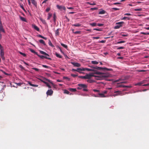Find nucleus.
<instances>
[{
	"label": "nucleus",
	"instance_id": "nucleus-1",
	"mask_svg": "<svg viewBox=\"0 0 149 149\" xmlns=\"http://www.w3.org/2000/svg\"><path fill=\"white\" fill-rule=\"evenodd\" d=\"M96 74L99 75L98 76L94 75L93 73L86 74V79H90L92 77H94L96 78V79L98 80L102 79L104 78H107L109 76L108 74L104 73H101L99 72H97Z\"/></svg>",
	"mask_w": 149,
	"mask_h": 149
},
{
	"label": "nucleus",
	"instance_id": "nucleus-2",
	"mask_svg": "<svg viewBox=\"0 0 149 149\" xmlns=\"http://www.w3.org/2000/svg\"><path fill=\"white\" fill-rule=\"evenodd\" d=\"M78 85L79 87L77 88V89L79 90H81L83 89V91H87L88 90L87 89V86L85 84H79Z\"/></svg>",
	"mask_w": 149,
	"mask_h": 149
},
{
	"label": "nucleus",
	"instance_id": "nucleus-3",
	"mask_svg": "<svg viewBox=\"0 0 149 149\" xmlns=\"http://www.w3.org/2000/svg\"><path fill=\"white\" fill-rule=\"evenodd\" d=\"M124 22H117L116 24L117 25L115 26L114 28L115 29H118L122 26V25L123 24Z\"/></svg>",
	"mask_w": 149,
	"mask_h": 149
},
{
	"label": "nucleus",
	"instance_id": "nucleus-4",
	"mask_svg": "<svg viewBox=\"0 0 149 149\" xmlns=\"http://www.w3.org/2000/svg\"><path fill=\"white\" fill-rule=\"evenodd\" d=\"M95 69H96L99 70H110L111 69H109L107 68H102L100 67L97 66H96L95 67Z\"/></svg>",
	"mask_w": 149,
	"mask_h": 149
},
{
	"label": "nucleus",
	"instance_id": "nucleus-5",
	"mask_svg": "<svg viewBox=\"0 0 149 149\" xmlns=\"http://www.w3.org/2000/svg\"><path fill=\"white\" fill-rule=\"evenodd\" d=\"M118 87H126V88H131L132 86L131 85L130 86H125L122 84H120V83L118 86Z\"/></svg>",
	"mask_w": 149,
	"mask_h": 149
},
{
	"label": "nucleus",
	"instance_id": "nucleus-6",
	"mask_svg": "<svg viewBox=\"0 0 149 149\" xmlns=\"http://www.w3.org/2000/svg\"><path fill=\"white\" fill-rule=\"evenodd\" d=\"M114 93L115 94L113 95V96L115 97L118 95H122V92L120 91H115Z\"/></svg>",
	"mask_w": 149,
	"mask_h": 149
},
{
	"label": "nucleus",
	"instance_id": "nucleus-7",
	"mask_svg": "<svg viewBox=\"0 0 149 149\" xmlns=\"http://www.w3.org/2000/svg\"><path fill=\"white\" fill-rule=\"evenodd\" d=\"M44 80L47 81L48 82H50L52 84V85L53 87L54 88H56V87L57 86V85H56L55 84H54V83H53L50 80H49L48 79H46L45 78H44Z\"/></svg>",
	"mask_w": 149,
	"mask_h": 149
},
{
	"label": "nucleus",
	"instance_id": "nucleus-8",
	"mask_svg": "<svg viewBox=\"0 0 149 149\" xmlns=\"http://www.w3.org/2000/svg\"><path fill=\"white\" fill-rule=\"evenodd\" d=\"M53 93V91L52 89H49L47 90L46 92L47 95H52Z\"/></svg>",
	"mask_w": 149,
	"mask_h": 149
},
{
	"label": "nucleus",
	"instance_id": "nucleus-9",
	"mask_svg": "<svg viewBox=\"0 0 149 149\" xmlns=\"http://www.w3.org/2000/svg\"><path fill=\"white\" fill-rule=\"evenodd\" d=\"M98 95L95 96V97H106V96L104 95L103 93L101 92L100 93V92L98 93Z\"/></svg>",
	"mask_w": 149,
	"mask_h": 149
},
{
	"label": "nucleus",
	"instance_id": "nucleus-10",
	"mask_svg": "<svg viewBox=\"0 0 149 149\" xmlns=\"http://www.w3.org/2000/svg\"><path fill=\"white\" fill-rule=\"evenodd\" d=\"M56 7L58 9L61 10H66V8L65 6H59L58 5H56Z\"/></svg>",
	"mask_w": 149,
	"mask_h": 149
},
{
	"label": "nucleus",
	"instance_id": "nucleus-11",
	"mask_svg": "<svg viewBox=\"0 0 149 149\" xmlns=\"http://www.w3.org/2000/svg\"><path fill=\"white\" fill-rule=\"evenodd\" d=\"M0 31H2V32L5 33V31L3 28L1 20L0 19Z\"/></svg>",
	"mask_w": 149,
	"mask_h": 149
},
{
	"label": "nucleus",
	"instance_id": "nucleus-12",
	"mask_svg": "<svg viewBox=\"0 0 149 149\" xmlns=\"http://www.w3.org/2000/svg\"><path fill=\"white\" fill-rule=\"evenodd\" d=\"M116 82H120V84L127 83V82L126 81L123 80V79H120L118 80H116Z\"/></svg>",
	"mask_w": 149,
	"mask_h": 149
},
{
	"label": "nucleus",
	"instance_id": "nucleus-13",
	"mask_svg": "<svg viewBox=\"0 0 149 149\" xmlns=\"http://www.w3.org/2000/svg\"><path fill=\"white\" fill-rule=\"evenodd\" d=\"M71 63L74 67H79L81 66V64L78 63L72 62Z\"/></svg>",
	"mask_w": 149,
	"mask_h": 149
},
{
	"label": "nucleus",
	"instance_id": "nucleus-14",
	"mask_svg": "<svg viewBox=\"0 0 149 149\" xmlns=\"http://www.w3.org/2000/svg\"><path fill=\"white\" fill-rule=\"evenodd\" d=\"M37 55L39 57H40L41 58L43 59L44 58H45L46 59H49V60H51V59L50 58H48L47 56H44L43 55H40L38 54H37Z\"/></svg>",
	"mask_w": 149,
	"mask_h": 149
},
{
	"label": "nucleus",
	"instance_id": "nucleus-15",
	"mask_svg": "<svg viewBox=\"0 0 149 149\" xmlns=\"http://www.w3.org/2000/svg\"><path fill=\"white\" fill-rule=\"evenodd\" d=\"M32 27L36 30L38 31H39V28L37 26L35 25H32Z\"/></svg>",
	"mask_w": 149,
	"mask_h": 149
},
{
	"label": "nucleus",
	"instance_id": "nucleus-16",
	"mask_svg": "<svg viewBox=\"0 0 149 149\" xmlns=\"http://www.w3.org/2000/svg\"><path fill=\"white\" fill-rule=\"evenodd\" d=\"M76 71H77L79 72H81L82 71H85V68H78L76 69Z\"/></svg>",
	"mask_w": 149,
	"mask_h": 149
},
{
	"label": "nucleus",
	"instance_id": "nucleus-17",
	"mask_svg": "<svg viewBox=\"0 0 149 149\" xmlns=\"http://www.w3.org/2000/svg\"><path fill=\"white\" fill-rule=\"evenodd\" d=\"M32 3L34 6L36 7L37 6V3L35 0H31Z\"/></svg>",
	"mask_w": 149,
	"mask_h": 149
},
{
	"label": "nucleus",
	"instance_id": "nucleus-18",
	"mask_svg": "<svg viewBox=\"0 0 149 149\" xmlns=\"http://www.w3.org/2000/svg\"><path fill=\"white\" fill-rule=\"evenodd\" d=\"M28 83L31 86H32L33 87H38V85H36V84H32L31 83L30 81H28Z\"/></svg>",
	"mask_w": 149,
	"mask_h": 149
},
{
	"label": "nucleus",
	"instance_id": "nucleus-19",
	"mask_svg": "<svg viewBox=\"0 0 149 149\" xmlns=\"http://www.w3.org/2000/svg\"><path fill=\"white\" fill-rule=\"evenodd\" d=\"M40 53L42 54L45 55V56H49V55L48 54H47V53H45V52H44L43 51H40Z\"/></svg>",
	"mask_w": 149,
	"mask_h": 149
},
{
	"label": "nucleus",
	"instance_id": "nucleus-20",
	"mask_svg": "<svg viewBox=\"0 0 149 149\" xmlns=\"http://www.w3.org/2000/svg\"><path fill=\"white\" fill-rule=\"evenodd\" d=\"M40 20L42 22V23L45 24H46L47 23L46 22L45 20V19H43L42 18H40Z\"/></svg>",
	"mask_w": 149,
	"mask_h": 149
},
{
	"label": "nucleus",
	"instance_id": "nucleus-21",
	"mask_svg": "<svg viewBox=\"0 0 149 149\" xmlns=\"http://www.w3.org/2000/svg\"><path fill=\"white\" fill-rule=\"evenodd\" d=\"M105 12H106V11L105 10H101L99 11V14H105Z\"/></svg>",
	"mask_w": 149,
	"mask_h": 149
},
{
	"label": "nucleus",
	"instance_id": "nucleus-22",
	"mask_svg": "<svg viewBox=\"0 0 149 149\" xmlns=\"http://www.w3.org/2000/svg\"><path fill=\"white\" fill-rule=\"evenodd\" d=\"M59 29H57L55 31V35L56 36H58L59 35Z\"/></svg>",
	"mask_w": 149,
	"mask_h": 149
},
{
	"label": "nucleus",
	"instance_id": "nucleus-23",
	"mask_svg": "<svg viewBox=\"0 0 149 149\" xmlns=\"http://www.w3.org/2000/svg\"><path fill=\"white\" fill-rule=\"evenodd\" d=\"M69 90L71 92H75L77 90L75 88H70L69 89Z\"/></svg>",
	"mask_w": 149,
	"mask_h": 149
},
{
	"label": "nucleus",
	"instance_id": "nucleus-24",
	"mask_svg": "<svg viewBox=\"0 0 149 149\" xmlns=\"http://www.w3.org/2000/svg\"><path fill=\"white\" fill-rule=\"evenodd\" d=\"M55 55L57 57L59 58H61L62 57V56L61 55L59 54H58L57 52L55 53Z\"/></svg>",
	"mask_w": 149,
	"mask_h": 149
},
{
	"label": "nucleus",
	"instance_id": "nucleus-25",
	"mask_svg": "<svg viewBox=\"0 0 149 149\" xmlns=\"http://www.w3.org/2000/svg\"><path fill=\"white\" fill-rule=\"evenodd\" d=\"M0 55L1 56H4V52L3 49L1 50Z\"/></svg>",
	"mask_w": 149,
	"mask_h": 149
},
{
	"label": "nucleus",
	"instance_id": "nucleus-26",
	"mask_svg": "<svg viewBox=\"0 0 149 149\" xmlns=\"http://www.w3.org/2000/svg\"><path fill=\"white\" fill-rule=\"evenodd\" d=\"M39 42L41 43H42L44 45H45L46 44L45 43V41L42 40H39Z\"/></svg>",
	"mask_w": 149,
	"mask_h": 149
},
{
	"label": "nucleus",
	"instance_id": "nucleus-27",
	"mask_svg": "<svg viewBox=\"0 0 149 149\" xmlns=\"http://www.w3.org/2000/svg\"><path fill=\"white\" fill-rule=\"evenodd\" d=\"M72 26L79 27V26H81V24H80L79 23H77V24H72Z\"/></svg>",
	"mask_w": 149,
	"mask_h": 149
},
{
	"label": "nucleus",
	"instance_id": "nucleus-28",
	"mask_svg": "<svg viewBox=\"0 0 149 149\" xmlns=\"http://www.w3.org/2000/svg\"><path fill=\"white\" fill-rule=\"evenodd\" d=\"M89 24L92 26H95L97 25V23L95 22L90 23Z\"/></svg>",
	"mask_w": 149,
	"mask_h": 149
},
{
	"label": "nucleus",
	"instance_id": "nucleus-29",
	"mask_svg": "<svg viewBox=\"0 0 149 149\" xmlns=\"http://www.w3.org/2000/svg\"><path fill=\"white\" fill-rule=\"evenodd\" d=\"M61 46H62L63 47L66 49H67V48H68V46L67 45L61 43Z\"/></svg>",
	"mask_w": 149,
	"mask_h": 149
},
{
	"label": "nucleus",
	"instance_id": "nucleus-30",
	"mask_svg": "<svg viewBox=\"0 0 149 149\" xmlns=\"http://www.w3.org/2000/svg\"><path fill=\"white\" fill-rule=\"evenodd\" d=\"M38 37H40V38H42L43 39H45V40L47 39V38H46V37H44V36H43L40 35H38Z\"/></svg>",
	"mask_w": 149,
	"mask_h": 149
},
{
	"label": "nucleus",
	"instance_id": "nucleus-31",
	"mask_svg": "<svg viewBox=\"0 0 149 149\" xmlns=\"http://www.w3.org/2000/svg\"><path fill=\"white\" fill-rule=\"evenodd\" d=\"M52 14L51 13H49L48 14V16L47 18V20H49L50 19V18L52 16Z\"/></svg>",
	"mask_w": 149,
	"mask_h": 149
},
{
	"label": "nucleus",
	"instance_id": "nucleus-32",
	"mask_svg": "<svg viewBox=\"0 0 149 149\" xmlns=\"http://www.w3.org/2000/svg\"><path fill=\"white\" fill-rule=\"evenodd\" d=\"M20 19L22 21L25 22H26V20L24 17H20Z\"/></svg>",
	"mask_w": 149,
	"mask_h": 149
},
{
	"label": "nucleus",
	"instance_id": "nucleus-33",
	"mask_svg": "<svg viewBox=\"0 0 149 149\" xmlns=\"http://www.w3.org/2000/svg\"><path fill=\"white\" fill-rule=\"evenodd\" d=\"M56 16L55 13H54L53 15V20L54 22H55L56 21Z\"/></svg>",
	"mask_w": 149,
	"mask_h": 149
},
{
	"label": "nucleus",
	"instance_id": "nucleus-34",
	"mask_svg": "<svg viewBox=\"0 0 149 149\" xmlns=\"http://www.w3.org/2000/svg\"><path fill=\"white\" fill-rule=\"evenodd\" d=\"M88 4H90L91 5H95L96 4L94 2H93L92 3H90V2H88L87 3Z\"/></svg>",
	"mask_w": 149,
	"mask_h": 149
},
{
	"label": "nucleus",
	"instance_id": "nucleus-35",
	"mask_svg": "<svg viewBox=\"0 0 149 149\" xmlns=\"http://www.w3.org/2000/svg\"><path fill=\"white\" fill-rule=\"evenodd\" d=\"M91 63L93 64H97L98 63V62L96 61H92Z\"/></svg>",
	"mask_w": 149,
	"mask_h": 149
},
{
	"label": "nucleus",
	"instance_id": "nucleus-36",
	"mask_svg": "<svg viewBox=\"0 0 149 149\" xmlns=\"http://www.w3.org/2000/svg\"><path fill=\"white\" fill-rule=\"evenodd\" d=\"M45 84L49 88H51V87L50 86L49 84L46 82H45Z\"/></svg>",
	"mask_w": 149,
	"mask_h": 149
},
{
	"label": "nucleus",
	"instance_id": "nucleus-37",
	"mask_svg": "<svg viewBox=\"0 0 149 149\" xmlns=\"http://www.w3.org/2000/svg\"><path fill=\"white\" fill-rule=\"evenodd\" d=\"M87 81L88 83H93L94 81L91 79H88Z\"/></svg>",
	"mask_w": 149,
	"mask_h": 149
},
{
	"label": "nucleus",
	"instance_id": "nucleus-38",
	"mask_svg": "<svg viewBox=\"0 0 149 149\" xmlns=\"http://www.w3.org/2000/svg\"><path fill=\"white\" fill-rule=\"evenodd\" d=\"M126 19H127L128 20H130V18L129 17H124L122 19H121L125 20Z\"/></svg>",
	"mask_w": 149,
	"mask_h": 149
},
{
	"label": "nucleus",
	"instance_id": "nucleus-39",
	"mask_svg": "<svg viewBox=\"0 0 149 149\" xmlns=\"http://www.w3.org/2000/svg\"><path fill=\"white\" fill-rule=\"evenodd\" d=\"M142 84L141 82L135 84V86H141V85Z\"/></svg>",
	"mask_w": 149,
	"mask_h": 149
},
{
	"label": "nucleus",
	"instance_id": "nucleus-40",
	"mask_svg": "<svg viewBox=\"0 0 149 149\" xmlns=\"http://www.w3.org/2000/svg\"><path fill=\"white\" fill-rule=\"evenodd\" d=\"M30 51L31 52H32L33 53L35 54H36L37 55V52H35L33 49H30Z\"/></svg>",
	"mask_w": 149,
	"mask_h": 149
},
{
	"label": "nucleus",
	"instance_id": "nucleus-41",
	"mask_svg": "<svg viewBox=\"0 0 149 149\" xmlns=\"http://www.w3.org/2000/svg\"><path fill=\"white\" fill-rule=\"evenodd\" d=\"M79 78H81V79H86V76L85 75V76H79Z\"/></svg>",
	"mask_w": 149,
	"mask_h": 149
},
{
	"label": "nucleus",
	"instance_id": "nucleus-42",
	"mask_svg": "<svg viewBox=\"0 0 149 149\" xmlns=\"http://www.w3.org/2000/svg\"><path fill=\"white\" fill-rule=\"evenodd\" d=\"M135 11H141L142 10V8H136L134 9Z\"/></svg>",
	"mask_w": 149,
	"mask_h": 149
},
{
	"label": "nucleus",
	"instance_id": "nucleus-43",
	"mask_svg": "<svg viewBox=\"0 0 149 149\" xmlns=\"http://www.w3.org/2000/svg\"><path fill=\"white\" fill-rule=\"evenodd\" d=\"M64 93L65 94H69L70 93V92L67 90H64Z\"/></svg>",
	"mask_w": 149,
	"mask_h": 149
},
{
	"label": "nucleus",
	"instance_id": "nucleus-44",
	"mask_svg": "<svg viewBox=\"0 0 149 149\" xmlns=\"http://www.w3.org/2000/svg\"><path fill=\"white\" fill-rule=\"evenodd\" d=\"M48 44H49V45L50 46H52V47L53 46V45H52V42L50 40H49V42H48Z\"/></svg>",
	"mask_w": 149,
	"mask_h": 149
},
{
	"label": "nucleus",
	"instance_id": "nucleus-45",
	"mask_svg": "<svg viewBox=\"0 0 149 149\" xmlns=\"http://www.w3.org/2000/svg\"><path fill=\"white\" fill-rule=\"evenodd\" d=\"M85 68V70H86L88 71H92L93 70L91 69H89V68Z\"/></svg>",
	"mask_w": 149,
	"mask_h": 149
},
{
	"label": "nucleus",
	"instance_id": "nucleus-46",
	"mask_svg": "<svg viewBox=\"0 0 149 149\" xmlns=\"http://www.w3.org/2000/svg\"><path fill=\"white\" fill-rule=\"evenodd\" d=\"M104 24H103L98 23L97 24V25L99 26H103Z\"/></svg>",
	"mask_w": 149,
	"mask_h": 149
},
{
	"label": "nucleus",
	"instance_id": "nucleus-47",
	"mask_svg": "<svg viewBox=\"0 0 149 149\" xmlns=\"http://www.w3.org/2000/svg\"><path fill=\"white\" fill-rule=\"evenodd\" d=\"M125 42V41H118L117 42V44H120V43H124Z\"/></svg>",
	"mask_w": 149,
	"mask_h": 149
},
{
	"label": "nucleus",
	"instance_id": "nucleus-48",
	"mask_svg": "<svg viewBox=\"0 0 149 149\" xmlns=\"http://www.w3.org/2000/svg\"><path fill=\"white\" fill-rule=\"evenodd\" d=\"M0 71H1V72H3V73H4V74H6V75H8V73H6L4 71H3V70H0Z\"/></svg>",
	"mask_w": 149,
	"mask_h": 149
},
{
	"label": "nucleus",
	"instance_id": "nucleus-49",
	"mask_svg": "<svg viewBox=\"0 0 149 149\" xmlns=\"http://www.w3.org/2000/svg\"><path fill=\"white\" fill-rule=\"evenodd\" d=\"M81 31H77L74 32V33L75 34H80Z\"/></svg>",
	"mask_w": 149,
	"mask_h": 149
},
{
	"label": "nucleus",
	"instance_id": "nucleus-50",
	"mask_svg": "<svg viewBox=\"0 0 149 149\" xmlns=\"http://www.w3.org/2000/svg\"><path fill=\"white\" fill-rule=\"evenodd\" d=\"M42 66L43 67L47 68H50L49 67L45 65H42Z\"/></svg>",
	"mask_w": 149,
	"mask_h": 149
},
{
	"label": "nucleus",
	"instance_id": "nucleus-51",
	"mask_svg": "<svg viewBox=\"0 0 149 149\" xmlns=\"http://www.w3.org/2000/svg\"><path fill=\"white\" fill-rule=\"evenodd\" d=\"M19 53H20L21 54V55H23V56H24V57L26 56V54H25L24 53H22V52H19Z\"/></svg>",
	"mask_w": 149,
	"mask_h": 149
},
{
	"label": "nucleus",
	"instance_id": "nucleus-52",
	"mask_svg": "<svg viewBox=\"0 0 149 149\" xmlns=\"http://www.w3.org/2000/svg\"><path fill=\"white\" fill-rule=\"evenodd\" d=\"M125 48V47H119L117 48L118 49H123Z\"/></svg>",
	"mask_w": 149,
	"mask_h": 149
},
{
	"label": "nucleus",
	"instance_id": "nucleus-53",
	"mask_svg": "<svg viewBox=\"0 0 149 149\" xmlns=\"http://www.w3.org/2000/svg\"><path fill=\"white\" fill-rule=\"evenodd\" d=\"M32 69L35 70H36V71H38L39 70V69L36 68H32Z\"/></svg>",
	"mask_w": 149,
	"mask_h": 149
},
{
	"label": "nucleus",
	"instance_id": "nucleus-54",
	"mask_svg": "<svg viewBox=\"0 0 149 149\" xmlns=\"http://www.w3.org/2000/svg\"><path fill=\"white\" fill-rule=\"evenodd\" d=\"M93 30H96V31H102V30H101V29H97V28L94 29Z\"/></svg>",
	"mask_w": 149,
	"mask_h": 149
},
{
	"label": "nucleus",
	"instance_id": "nucleus-55",
	"mask_svg": "<svg viewBox=\"0 0 149 149\" xmlns=\"http://www.w3.org/2000/svg\"><path fill=\"white\" fill-rule=\"evenodd\" d=\"M102 92L103 93L104 95L105 94H107V91H102Z\"/></svg>",
	"mask_w": 149,
	"mask_h": 149
},
{
	"label": "nucleus",
	"instance_id": "nucleus-56",
	"mask_svg": "<svg viewBox=\"0 0 149 149\" xmlns=\"http://www.w3.org/2000/svg\"><path fill=\"white\" fill-rule=\"evenodd\" d=\"M50 10V8L49 7V8H47L46 9V11L47 12H48Z\"/></svg>",
	"mask_w": 149,
	"mask_h": 149
},
{
	"label": "nucleus",
	"instance_id": "nucleus-57",
	"mask_svg": "<svg viewBox=\"0 0 149 149\" xmlns=\"http://www.w3.org/2000/svg\"><path fill=\"white\" fill-rule=\"evenodd\" d=\"M71 75L72 76V77H74V78L76 77H77V75L74 74H71Z\"/></svg>",
	"mask_w": 149,
	"mask_h": 149
},
{
	"label": "nucleus",
	"instance_id": "nucleus-58",
	"mask_svg": "<svg viewBox=\"0 0 149 149\" xmlns=\"http://www.w3.org/2000/svg\"><path fill=\"white\" fill-rule=\"evenodd\" d=\"M124 15H128V16H130L132 15V14H131L130 13H126L124 14Z\"/></svg>",
	"mask_w": 149,
	"mask_h": 149
},
{
	"label": "nucleus",
	"instance_id": "nucleus-59",
	"mask_svg": "<svg viewBox=\"0 0 149 149\" xmlns=\"http://www.w3.org/2000/svg\"><path fill=\"white\" fill-rule=\"evenodd\" d=\"M121 4V3H119V2H116L115 3H113V4L114 5H118V4Z\"/></svg>",
	"mask_w": 149,
	"mask_h": 149
},
{
	"label": "nucleus",
	"instance_id": "nucleus-60",
	"mask_svg": "<svg viewBox=\"0 0 149 149\" xmlns=\"http://www.w3.org/2000/svg\"><path fill=\"white\" fill-rule=\"evenodd\" d=\"M93 91L95 92H97L98 93L100 92V91L99 90L96 89H93Z\"/></svg>",
	"mask_w": 149,
	"mask_h": 149
},
{
	"label": "nucleus",
	"instance_id": "nucleus-61",
	"mask_svg": "<svg viewBox=\"0 0 149 149\" xmlns=\"http://www.w3.org/2000/svg\"><path fill=\"white\" fill-rule=\"evenodd\" d=\"M112 9L115 10H119V8H112Z\"/></svg>",
	"mask_w": 149,
	"mask_h": 149
},
{
	"label": "nucleus",
	"instance_id": "nucleus-62",
	"mask_svg": "<svg viewBox=\"0 0 149 149\" xmlns=\"http://www.w3.org/2000/svg\"><path fill=\"white\" fill-rule=\"evenodd\" d=\"M93 39H98L100 38V37H93Z\"/></svg>",
	"mask_w": 149,
	"mask_h": 149
},
{
	"label": "nucleus",
	"instance_id": "nucleus-63",
	"mask_svg": "<svg viewBox=\"0 0 149 149\" xmlns=\"http://www.w3.org/2000/svg\"><path fill=\"white\" fill-rule=\"evenodd\" d=\"M147 81L146 80H144L143 81H141V82L142 84L146 83V81Z\"/></svg>",
	"mask_w": 149,
	"mask_h": 149
},
{
	"label": "nucleus",
	"instance_id": "nucleus-64",
	"mask_svg": "<svg viewBox=\"0 0 149 149\" xmlns=\"http://www.w3.org/2000/svg\"><path fill=\"white\" fill-rule=\"evenodd\" d=\"M20 6L25 11L23 5H20Z\"/></svg>",
	"mask_w": 149,
	"mask_h": 149
}]
</instances>
